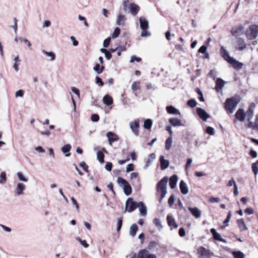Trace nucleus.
<instances>
[{
	"mask_svg": "<svg viewBox=\"0 0 258 258\" xmlns=\"http://www.w3.org/2000/svg\"><path fill=\"white\" fill-rule=\"evenodd\" d=\"M96 83L100 86H103L104 85V83L102 79L98 76L96 77Z\"/></svg>",
	"mask_w": 258,
	"mask_h": 258,
	"instance_id": "774afa93",
	"label": "nucleus"
},
{
	"mask_svg": "<svg viewBox=\"0 0 258 258\" xmlns=\"http://www.w3.org/2000/svg\"><path fill=\"white\" fill-rule=\"evenodd\" d=\"M229 63L231 64L233 68L236 70H241L243 66V64L242 62L238 61V60L234 59L233 57L230 61Z\"/></svg>",
	"mask_w": 258,
	"mask_h": 258,
	"instance_id": "2eb2a0df",
	"label": "nucleus"
},
{
	"mask_svg": "<svg viewBox=\"0 0 258 258\" xmlns=\"http://www.w3.org/2000/svg\"><path fill=\"white\" fill-rule=\"evenodd\" d=\"M131 179L132 180H136L137 182H139L140 180V178L139 177L138 173L137 172H133L131 174Z\"/></svg>",
	"mask_w": 258,
	"mask_h": 258,
	"instance_id": "09e8293b",
	"label": "nucleus"
},
{
	"mask_svg": "<svg viewBox=\"0 0 258 258\" xmlns=\"http://www.w3.org/2000/svg\"><path fill=\"white\" fill-rule=\"evenodd\" d=\"M207 47L205 45H203L199 49L198 52L203 53V54L207 52Z\"/></svg>",
	"mask_w": 258,
	"mask_h": 258,
	"instance_id": "864d4df0",
	"label": "nucleus"
},
{
	"mask_svg": "<svg viewBox=\"0 0 258 258\" xmlns=\"http://www.w3.org/2000/svg\"><path fill=\"white\" fill-rule=\"evenodd\" d=\"M167 222L171 229H177L178 228V225L172 216L168 215L167 216Z\"/></svg>",
	"mask_w": 258,
	"mask_h": 258,
	"instance_id": "4468645a",
	"label": "nucleus"
},
{
	"mask_svg": "<svg viewBox=\"0 0 258 258\" xmlns=\"http://www.w3.org/2000/svg\"><path fill=\"white\" fill-rule=\"evenodd\" d=\"M139 22L141 28L142 29L141 36L142 37H147L150 35V32L147 30L149 28L148 21L144 17H140Z\"/></svg>",
	"mask_w": 258,
	"mask_h": 258,
	"instance_id": "7ed1b4c3",
	"label": "nucleus"
},
{
	"mask_svg": "<svg viewBox=\"0 0 258 258\" xmlns=\"http://www.w3.org/2000/svg\"><path fill=\"white\" fill-rule=\"evenodd\" d=\"M196 112L199 117L203 121H206L208 118L210 117V115L204 109L197 107L196 108Z\"/></svg>",
	"mask_w": 258,
	"mask_h": 258,
	"instance_id": "423d86ee",
	"label": "nucleus"
},
{
	"mask_svg": "<svg viewBox=\"0 0 258 258\" xmlns=\"http://www.w3.org/2000/svg\"><path fill=\"white\" fill-rule=\"evenodd\" d=\"M178 181V176L176 174H173L169 178V186L171 189H174L176 186Z\"/></svg>",
	"mask_w": 258,
	"mask_h": 258,
	"instance_id": "412c9836",
	"label": "nucleus"
},
{
	"mask_svg": "<svg viewBox=\"0 0 258 258\" xmlns=\"http://www.w3.org/2000/svg\"><path fill=\"white\" fill-rule=\"evenodd\" d=\"M188 210L191 213V215L196 218H199L201 216V211L197 207L192 208L189 207L188 208Z\"/></svg>",
	"mask_w": 258,
	"mask_h": 258,
	"instance_id": "f3484780",
	"label": "nucleus"
},
{
	"mask_svg": "<svg viewBox=\"0 0 258 258\" xmlns=\"http://www.w3.org/2000/svg\"><path fill=\"white\" fill-rule=\"evenodd\" d=\"M97 157L98 161L101 163H103L104 162V154L101 151H99L97 152Z\"/></svg>",
	"mask_w": 258,
	"mask_h": 258,
	"instance_id": "58836bf2",
	"label": "nucleus"
},
{
	"mask_svg": "<svg viewBox=\"0 0 258 258\" xmlns=\"http://www.w3.org/2000/svg\"><path fill=\"white\" fill-rule=\"evenodd\" d=\"M80 166L85 171L88 172V166L86 164V163L84 161L82 162L80 164Z\"/></svg>",
	"mask_w": 258,
	"mask_h": 258,
	"instance_id": "052dcab7",
	"label": "nucleus"
},
{
	"mask_svg": "<svg viewBox=\"0 0 258 258\" xmlns=\"http://www.w3.org/2000/svg\"><path fill=\"white\" fill-rule=\"evenodd\" d=\"M103 101L105 105L109 106L113 103V99L110 96L106 95L104 96Z\"/></svg>",
	"mask_w": 258,
	"mask_h": 258,
	"instance_id": "c85d7f7f",
	"label": "nucleus"
},
{
	"mask_svg": "<svg viewBox=\"0 0 258 258\" xmlns=\"http://www.w3.org/2000/svg\"><path fill=\"white\" fill-rule=\"evenodd\" d=\"M217 76V72L215 69L211 70L208 74V76L212 78L213 80L216 79Z\"/></svg>",
	"mask_w": 258,
	"mask_h": 258,
	"instance_id": "a18cd8bd",
	"label": "nucleus"
},
{
	"mask_svg": "<svg viewBox=\"0 0 258 258\" xmlns=\"http://www.w3.org/2000/svg\"><path fill=\"white\" fill-rule=\"evenodd\" d=\"M138 203L133 201V199L130 198L127 199L125 204V211L128 212H132L138 208Z\"/></svg>",
	"mask_w": 258,
	"mask_h": 258,
	"instance_id": "39448f33",
	"label": "nucleus"
},
{
	"mask_svg": "<svg viewBox=\"0 0 258 258\" xmlns=\"http://www.w3.org/2000/svg\"><path fill=\"white\" fill-rule=\"evenodd\" d=\"M1 178L0 182H5L7 180L6 174L5 172H2L1 174Z\"/></svg>",
	"mask_w": 258,
	"mask_h": 258,
	"instance_id": "680f3d73",
	"label": "nucleus"
},
{
	"mask_svg": "<svg viewBox=\"0 0 258 258\" xmlns=\"http://www.w3.org/2000/svg\"><path fill=\"white\" fill-rule=\"evenodd\" d=\"M132 89L134 91L140 90L141 86L140 82H134L132 85Z\"/></svg>",
	"mask_w": 258,
	"mask_h": 258,
	"instance_id": "79ce46f5",
	"label": "nucleus"
},
{
	"mask_svg": "<svg viewBox=\"0 0 258 258\" xmlns=\"http://www.w3.org/2000/svg\"><path fill=\"white\" fill-rule=\"evenodd\" d=\"M152 125V121L150 119H145L144 123V127L147 130H150Z\"/></svg>",
	"mask_w": 258,
	"mask_h": 258,
	"instance_id": "4c0bfd02",
	"label": "nucleus"
},
{
	"mask_svg": "<svg viewBox=\"0 0 258 258\" xmlns=\"http://www.w3.org/2000/svg\"><path fill=\"white\" fill-rule=\"evenodd\" d=\"M120 29L118 27L115 28L114 32L112 34V35H111L112 38L113 39L117 38L120 34Z\"/></svg>",
	"mask_w": 258,
	"mask_h": 258,
	"instance_id": "de8ad7c7",
	"label": "nucleus"
},
{
	"mask_svg": "<svg viewBox=\"0 0 258 258\" xmlns=\"http://www.w3.org/2000/svg\"><path fill=\"white\" fill-rule=\"evenodd\" d=\"M158 245V242L155 241H151L148 245V248L149 249H152L157 246Z\"/></svg>",
	"mask_w": 258,
	"mask_h": 258,
	"instance_id": "8fccbe9b",
	"label": "nucleus"
},
{
	"mask_svg": "<svg viewBox=\"0 0 258 258\" xmlns=\"http://www.w3.org/2000/svg\"><path fill=\"white\" fill-rule=\"evenodd\" d=\"M169 165V162L167 160H165L163 156H162V170L166 169Z\"/></svg>",
	"mask_w": 258,
	"mask_h": 258,
	"instance_id": "c03bdc74",
	"label": "nucleus"
},
{
	"mask_svg": "<svg viewBox=\"0 0 258 258\" xmlns=\"http://www.w3.org/2000/svg\"><path fill=\"white\" fill-rule=\"evenodd\" d=\"M251 168L254 175H256L258 173V167L257 166H256V163L252 164Z\"/></svg>",
	"mask_w": 258,
	"mask_h": 258,
	"instance_id": "bf43d9fd",
	"label": "nucleus"
},
{
	"mask_svg": "<svg viewBox=\"0 0 258 258\" xmlns=\"http://www.w3.org/2000/svg\"><path fill=\"white\" fill-rule=\"evenodd\" d=\"M166 110L168 114L173 115H180V113L178 109L172 105H169L166 107Z\"/></svg>",
	"mask_w": 258,
	"mask_h": 258,
	"instance_id": "aec40b11",
	"label": "nucleus"
},
{
	"mask_svg": "<svg viewBox=\"0 0 258 258\" xmlns=\"http://www.w3.org/2000/svg\"><path fill=\"white\" fill-rule=\"evenodd\" d=\"M138 230V227L137 224H134L132 225L130 228V234L132 236H135Z\"/></svg>",
	"mask_w": 258,
	"mask_h": 258,
	"instance_id": "72a5a7b5",
	"label": "nucleus"
},
{
	"mask_svg": "<svg viewBox=\"0 0 258 258\" xmlns=\"http://www.w3.org/2000/svg\"><path fill=\"white\" fill-rule=\"evenodd\" d=\"M157 196L159 202H161V180H159L157 184Z\"/></svg>",
	"mask_w": 258,
	"mask_h": 258,
	"instance_id": "7c9ffc66",
	"label": "nucleus"
},
{
	"mask_svg": "<svg viewBox=\"0 0 258 258\" xmlns=\"http://www.w3.org/2000/svg\"><path fill=\"white\" fill-rule=\"evenodd\" d=\"M232 255L234 258H244L245 256L244 254L241 251H233Z\"/></svg>",
	"mask_w": 258,
	"mask_h": 258,
	"instance_id": "f704fd0d",
	"label": "nucleus"
},
{
	"mask_svg": "<svg viewBox=\"0 0 258 258\" xmlns=\"http://www.w3.org/2000/svg\"><path fill=\"white\" fill-rule=\"evenodd\" d=\"M197 105V102L195 99H190L187 102V105L191 108H194Z\"/></svg>",
	"mask_w": 258,
	"mask_h": 258,
	"instance_id": "a19ab883",
	"label": "nucleus"
},
{
	"mask_svg": "<svg viewBox=\"0 0 258 258\" xmlns=\"http://www.w3.org/2000/svg\"><path fill=\"white\" fill-rule=\"evenodd\" d=\"M206 133L210 135H214L215 133V129L213 127L208 126L206 128Z\"/></svg>",
	"mask_w": 258,
	"mask_h": 258,
	"instance_id": "49530a36",
	"label": "nucleus"
},
{
	"mask_svg": "<svg viewBox=\"0 0 258 258\" xmlns=\"http://www.w3.org/2000/svg\"><path fill=\"white\" fill-rule=\"evenodd\" d=\"M179 188L183 195H186L188 192V186L184 180H181L179 183Z\"/></svg>",
	"mask_w": 258,
	"mask_h": 258,
	"instance_id": "5701e85b",
	"label": "nucleus"
},
{
	"mask_svg": "<svg viewBox=\"0 0 258 258\" xmlns=\"http://www.w3.org/2000/svg\"><path fill=\"white\" fill-rule=\"evenodd\" d=\"M225 82L221 78H218L216 81L215 90L219 92L224 86Z\"/></svg>",
	"mask_w": 258,
	"mask_h": 258,
	"instance_id": "a211bd4d",
	"label": "nucleus"
},
{
	"mask_svg": "<svg viewBox=\"0 0 258 258\" xmlns=\"http://www.w3.org/2000/svg\"><path fill=\"white\" fill-rule=\"evenodd\" d=\"M240 101V98L239 96L227 98L226 100L224 107L230 113H232Z\"/></svg>",
	"mask_w": 258,
	"mask_h": 258,
	"instance_id": "f257e3e1",
	"label": "nucleus"
},
{
	"mask_svg": "<svg viewBox=\"0 0 258 258\" xmlns=\"http://www.w3.org/2000/svg\"><path fill=\"white\" fill-rule=\"evenodd\" d=\"M172 143V137H169L165 141V149L169 150Z\"/></svg>",
	"mask_w": 258,
	"mask_h": 258,
	"instance_id": "e433bc0d",
	"label": "nucleus"
},
{
	"mask_svg": "<svg viewBox=\"0 0 258 258\" xmlns=\"http://www.w3.org/2000/svg\"><path fill=\"white\" fill-rule=\"evenodd\" d=\"M153 223L156 226V227H157L159 229L161 227V222H160V220L159 219H158V218L154 219V221H153Z\"/></svg>",
	"mask_w": 258,
	"mask_h": 258,
	"instance_id": "69168bd1",
	"label": "nucleus"
},
{
	"mask_svg": "<svg viewBox=\"0 0 258 258\" xmlns=\"http://www.w3.org/2000/svg\"><path fill=\"white\" fill-rule=\"evenodd\" d=\"M117 182L123 185V190L126 195L129 196L131 194L132 191V187L126 180L120 177H118Z\"/></svg>",
	"mask_w": 258,
	"mask_h": 258,
	"instance_id": "20e7f679",
	"label": "nucleus"
},
{
	"mask_svg": "<svg viewBox=\"0 0 258 258\" xmlns=\"http://www.w3.org/2000/svg\"><path fill=\"white\" fill-rule=\"evenodd\" d=\"M133 160H135L137 159V155L136 153L133 151L132 152L130 156H128L124 160H119L118 161V163L120 165H122L126 163V162L130 160V158Z\"/></svg>",
	"mask_w": 258,
	"mask_h": 258,
	"instance_id": "4be33fe9",
	"label": "nucleus"
},
{
	"mask_svg": "<svg viewBox=\"0 0 258 258\" xmlns=\"http://www.w3.org/2000/svg\"><path fill=\"white\" fill-rule=\"evenodd\" d=\"M91 119L93 122H97L99 120V116L97 114H93L91 116Z\"/></svg>",
	"mask_w": 258,
	"mask_h": 258,
	"instance_id": "13d9d810",
	"label": "nucleus"
},
{
	"mask_svg": "<svg viewBox=\"0 0 258 258\" xmlns=\"http://www.w3.org/2000/svg\"><path fill=\"white\" fill-rule=\"evenodd\" d=\"M17 175L18 176L19 179L23 181L27 182L28 181V179L26 178L23 173L21 172H19L17 173Z\"/></svg>",
	"mask_w": 258,
	"mask_h": 258,
	"instance_id": "3c124183",
	"label": "nucleus"
},
{
	"mask_svg": "<svg viewBox=\"0 0 258 258\" xmlns=\"http://www.w3.org/2000/svg\"><path fill=\"white\" fill-rule=\"evenodd\" d=\"M136 258H156V257L154 254H149L146 249H142L139 252Z\"/></svg>",
	"mask_w": 258,
	"mask_h": 258,
	"instance_id": "f8f14e48",
	"label": "nucleus"
},
{
	"mask_svg": "<svg viewBox=\"0 0 258 258\" xmlns=\"http://www.w3.org/2000/svg\"><path fill=\"white\" fill-rule=\"evenodd\" d=\"M71 149V146L70 144H67L63 146L61 148V151L66 154V156H70L71 154L69 153Z\"/></svg>",
	"mask_w": 258,
	"mask_h": 258,
	"instance_id": "2f4dec72",
	"label": "nucleus"
},
{
	"mask_svg": "<svg viewBox=\"0 0 258 258\" xmlns=\"http://www.w3.org/2000/svg\"><path fill=\"white\" fill-rule=\"evenodd\" d=\"M18 40H20V42H24L30 48V49H32L31 44L28 40H27L25 38H15L16 41H18Z\"/></svg>",
	"mask_w": 258,
	"mask_h": 258,
	"instance_id": "ea45409f",
	"label": "nucleus"
},
{
	"mask_svg": "<svg viewBox=\"0 0 258 258\" xmlns=\"http://www.w3.org/2000/svg\"><path fill=\"white\" fill-rule=\"evenodd\" d=\"M210 232L213 236V238L215 240L221 241L225 243H227V240L222 238L220 234L216 231V230L215 228L211 229Z\"/></svg>",
	"mask_w": 258,
	"mask_h": 258,
	"instance_id": "9b49d317",
	"label": "nucleus"
},
{
	"mask_svg": "<svg viewBox=\"0 0 258 258\" xmlns=\"http://www.w3.org/2000/svg\"><path fill=\"white\" fill-rule=\"evenodd\" d=\"M245 34L249 40H252L255 39L258 36V25L255 24L250 25L245 31Z\"/></svg>",
	"mask_w": 258,
	"mask_h": 258,
	"instance_id": "f03ea898",
	"label": "nucleus"
},
{
	"mask_svg": "<svg viewBox=\"0 0 258 258\" xmlns=\"http://www.w3.org/2000/svg\"><path fill=\"white\" fill-rule=\"evenodd\" d=\"M231 217V211H229L228 213V214L227 215L226 218L225 219V220L223 222V223L224 224H227L229 221Z\"/></svg>",
	"mask_w": 258,
	"mask_h": 258,
	"instance_id": "0e129e2a",
	"label": "nucleus"
},
{
	"mask_svg": "<svg viewBox=\"0 0 258 258\" xmlns=\"http://www.w3.org/2000/svg\"><path fill=\"white\" fill-rule=\"evenodd\" d=\"M77 240L79 241L82 245L85 248H87L89 246V244L87 243L86 240H82L80 237L76 238Z\"/></svg>",
	"mask_w": 258,
	"mask_h": 258,
	"instance_id": "603ef678",
	"label": "nucleus"
},
{
	"mask_svg": "<svg viewBox=\"0 0 258 258\" xmlns=\"http://www.w3.org/2000/svg\"><path fill=\"white\" fill-rule=\"evenodd\" d=\"M129 8L131 13L133 16H136L140 10V7L134 3L130 4Z\"/></svg>",
	"mask_w": 258,
	"mask_h": 258,
	"instance_id": "6ab92c4d",
	"label": "nucleus"
},
{
	"mask_svg": "<svg viewBox=\"0 0 258 258\" xmlns=\"http://www.w3.org/2000/svg\"><path fill=\"white\" fill-rule=\"evenodd\" d=\"M220 53L221 56L223 58V59L228 63L233 58V57L229 55V52L223 46H221L220 47Z\"/></svg>",
	"mask_w": 258,
	"mask_h": 258,
	"instance_id": "1a4fd4ad",
	"label": "nucleus"
},
{
	"mask_svg": "<svg viewBox=\"0 0 258 258\" xmlns=\"http://www.w3.org/2000/svg\"><path fill=\"white\" fill-rule=\"evenodd\" d=\"M174 202V196L173 195H171L168 200V203L170 207H172Z\"/></svg>",
	"mask_w": 258,
	"mask_h": 258,
	"instance_id": "5fc2aeb1",
	"label": "nucleus"
},
{
	"mask_svg": "<svg viewBox=\"0 0 258 258\" xmlns=\"http://www.w3.org/2000/svg\"><path fill=\"white\" fill-rule=\"evenodd\" d=\"M135 166L133 164L131 163L128 164L126 167V171L127 172L132 171L134 170Z\"/></svg>",
	"mask_w": 258,
	"mask_h": 258,
	"instance_id": "4d7b16f0",
	"label": "nucleus"
},
{
	"mask_svg": "<svg viewBox=\"0 0 258 258\" xmlns=\"http://www.w3.org/2000/svg\"><path fill=\"white\" fill-rule=\"evenodd\" d=\"M248 123L247 124V126L249 128H251L252 129H255V128H257V126H256V121L255 122L254 124L250 120V121H248Z\"/></svg>",
	"mask_w": 258,
	"mask_h": 258,
	"instance_id": "6e6d98bb",
	"label": "nucleus"
},
{
	"mask_svg": "<svg viewBox=\"0 0 258 258\" xmlns=\"http://www.w3.org/2000/svg\"><path fill=\"white\" fill-rule=\"evenodd\" d=\"M220 201V199L219 198L210 197L209 199V201L212 203H218Z\"/></svg>",
	"mask_w": 258,
	"mask_h": 258,
	"instance_id": "338daca9",
	"label": "nucleus"
},
{
	"mask_svg": "<svg viewBox=\"0 0 258 258\" xmlns=\"http://www.w3.org/2000/svg\"><path fill=\"white\" fill-rule=\"evenodd\" d=\"M187 213V210L184 207L178 208V215L180 218L185 219L186 217Z\"/></svg>",
	"mask_w": 258,
	"mask_h": 258,
	"instance_id": "bb28decb",
	"label": "nucleus"
},
{
	"mask_svg": "<svg viewBox=\"0 0 258 258\" xmlns=\"http://www.w3.org/2000/svg\"><path fill=\"white\" fill-rule=\"evenodd\" d=\"M138 207L139 208L140 214L143 216L147 215V208L142 202L138 203Z\"/></svg>",
	"mask_w": 258,
	"mask_h": 258,
	"instance_id": "393cba45",
	"label": "nucleus"
},
{
	"mask_svg": "<svg viewBox=\"0 0 258 258\" xmlns=\"http://www.w3.org/2000/svg\"><path fill=\"white\" fill-rule=\"evenodd\" d=\"M125 20V16L123 15L119 14L117 18L116 24L119 26H123Z\"/></svg>",
	"mask_w": 258,
	"mask_h": 258,
	"instance_id": "c756f323",
	"label": "nucleus"
},
{
	"mask_svg": "<svg viewBox=\"0 0 258 258\" xmlns=\"http://www.w3.org/2000/svg\"><path fill=\"white\" fill-rule=\"evenodd\" d=\"M111 41V38L108 37L105 39L103 42V46L105 48L108 47Z\"/></svg>",
	"mask_w": 258,
	"mask_h": 258,
	"instance_id": "e2e57ef3",
	"label": "nucleus"
},
{
	"mask_svg": "<svg viewBox=\"0 0 258 258\" xmlns=\"http://www.w3.org/2000/svg\"><path fill=\"white\" fill-rule=\"evenodd\" d=\"M255 107V104L253 103H252L249 107H248V109L246 111V112L245 113L246 116L247 117V119L248 121H250L251 120V119L253 117V108Z\"/></svg>",
	"mask_w": 258,
	"mask_h": 258,
	"instance_id": "dca6fc26",
	"label": "nucleus"
},
{
	"mask_svg": "<svg viewBox=\"0 0 258 258\" xmlns=\"http://www.w3.org/2000/svg\"><path fill=\"white\" fill-rule=\"evenodd\" d=\"M25 188V186L24 184L21 183H19L18 184L17 186V194L18 195H20L23 194V191Z\"/></svg>",
	"mask_w": 258,
	"mask_h": 258,
	"instance_id": "473e14b6",
	"label": "nucleus"
},
{
	"mask_svg": "<svg viewBox=\"0 0 258 258\" xmlns=\"http://www.w3.org/2000/svg\"><path fill=\"white\" fill-rule=\"evenodd\" d=\"M168 122L170 124L169 125H171V126H173V127L185 126V124L182 122L181 120L176 117L170 118L168 119Z\"/></svg>",
	"mask_w": 258,
	"mask_h": 258,
	"instance_id": "9d476101",
	"label": "nucleus"
},
{
	"mask_svg": "<svg viewBox=\"0 0 258 258\" xmlns=\"http://www.w3.org/2000/svg\"><path fill=\"white\" fill-rule=\"evenodd\" d=\"M94 70L98 74H100L103 72L105 68L103 66H100L99 64L97 63L94 67Z\"/></svg>",
	"mask_w": 258,
	"mask_h": 258,
	"instance_id": "c9c22d12",
	"label": "nucleus"
},
{
	"mask_svg": "<svg viewBox=\"0 0 258 258\" xmlns=\"http://www.w3.org/2000/svg\"><path fill=\"white\" fill-rule=\"evenodd\" d=\"M139 127L140 120L139 119H136L130 123V127L136 136H138L139 134Z\"/></svg>",
	"mask_w": 258,
	"mask_h": 258,
	"instance_id": "0eeeda50",
	"label": "nucleus"
},
{
	"mask_svg": "<svg viewBox=\"0 0 258 258\" xmlns=\"http://www.w3.org/2000/svg\"><path fill=\"white\" fill-rule=\"evenodd\" d=\"M244 27L240 25L238 28H232L231 33L233 36H236L237 34L240 35L242 33V30Z\"/></svg>",
	"mask_w": 258,
	"mask_h": 258,
	"instance_id": "cd10ccee",
	"label": "nucleus"
},
{
	"mask_svg": "<svg viewBox=\"0 0 258 258\" xmlns=\"http://www.w3.org/2000/svg\"><path fill=\"white\" fill-rule=\"evenodd\" d=\"M237 225L239 228L240 231L246 230L247 228L245 224L244 221L243 219H238L237 220Z\"/></svg>",
	"mask_w": 258,
	"mask_h": 258,
	"instance_id": "a878e982",
	"label": "nucleus"
},
{
	"mask_svg": "<svg viewBox=\"0 0 258 258\" xmlns=\"http://www.w3.org/2000/svg\"><path fill=\"white\" fill-rule=\"evenodd\" d=\"M235 118L239 121L242 122L244 120L246 114L243 109L239 108L235 114Z\"/></svg>",
	"mask_w": 258,
	"mask_h": 258,
	"instance_id": "ddd939ff",
	"label": "nucleus"
},
{
	"mask_svg": "<svg viewBox=\"0 0 258 258\" xmlns=\"http://www.w3.org/2000/svg\"><path fill=\"white\" fill-rule=\"evenodd\" d=\"M246 47L244 40L242 38H237L235 49L237 50L242 51Z\"/></svg>",
	"mask_w": 258,
	"mask_h": 258,
	"instance_id": "6e6552de",
	"label": "nucleus"
},
{
	"mask_svg": "<svg viewBox=\"0 0 258 258\" xmlns=\"http://www.w3.org/2000/svg\"><path fill=\"white\" fill-rule=\"evenodd\" d=\"M42 52L46 54L48 56H50L51 57L50 60H53L55 58V54L52 52H47L45 50H42Z\"/></svg>",
	"mask_w": 258,
	"mask_h": 258,
	"instance_id": "37998d69",
	"label": "nucleus"
},
{
	"mask_svg": "<svg viewBox=\"0 0 258 258\" xmlns=\"http://www.w3.org/2000/svg\"><path fill=\"white\" fill-rule=\"evenodd\" d=\"M108 138V141L110 145L114 142L117 141L118 140L117 136L112 132H108L106 134Z\"/></svg>",
	"mask_w": 258,
	"mask_h": 258,
	"instance_id": "b1692460",
	"label": "nucleus"
}]
</instances>
